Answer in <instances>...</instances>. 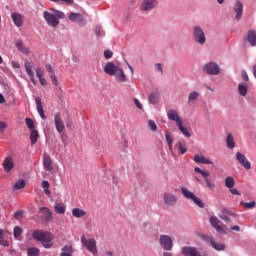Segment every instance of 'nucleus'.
I'll return each instance as SVG.
<instances>
[{"label":"nucleus","mask_w":256,"mask_h":256,"mask_svg":"<svg viewBox=\"0 0 256 256\" xmlns=\"http://www.w3.org/2000/svg\"><path fill=\"white\" fill-rule=\"evenodd\" d=\"M43 167L45 171H49V173L53 171V159H51V156L47 153L43 155Z\"/></svg>","instance_id":"18"},{"label":"nucleus","mask_w":256,"mask_h":256,"mask_svg":"<svg viewBox=\"0 0 256 256\" xmlns=\"http://www.w3.org/2000/svg\"><path fill=\"white\" fill-rule=\"evenodd\" d=\"M230 229L231 231H237V232L241 231V228L239 226H232Z\"/></svg>","instance_id":"61"},{"label":"nucleus","mask_w":256,"mask_h":256,"mask_svg":"<svg viewBox=\"0 0 256 256\" xmlns=\"http://www.w3.org/2000/svg\"><path fill=\"white\" fill-rule=\"evenodd\" d=\"M38 139H39V131H37L36 129L30 130V141L32 145H35Z\"/></svg>","instance_id":"37"},{"label":"nucleus","mask_w":256,"mask_h":256,"mask_svg":"<svg viewBox=\"0 0 256 256\" xmlns=\"http://www.w3.org/2000/svg\"><path fill=\"white\" fill-rule=\"evenodd\" d=\"M35 103L41 119H45V111L43 110V104L41 103V98L36 97Z\"/></svg>","instance_id":"28"},{"label":"nucleus","mask_w":256,"mask_h":256,"mask_svg":"<svg viewBox=\"0 0 256 256\" xmlns=\"http://www.w3.org/2000/svg\"><path fill=\"white\" fill-rule=\"evenodd\" d=\"M163 199L165 205H168L169 207H173V205L178 201L177 195L173 193H165Z\"/></svg>","instance_id":"17"},{"label":"nucleus","mask_w":256,"mask_h":256,"mask_svg":"<svg viewBox=\"0 0 256 256\" xmlns=\"http://www.w3.org/2000/svg\"><path fill=\"white\" fill-rule=\"evenodd\" d=\"M38 79H39L41 85H43V87H45V85H47V80L45 79V77L42 76Z\"/></svg>","instance_id":"60"},{"label":"nucleus","mask_w":256,"mask_h":256,"mask_svg":"<svg viewBox=\"0 0 256 256\" xmlns=\"http://www.w3.org/2000/svg\"><path fill=\"white\" fill-rule=\"evenodd\" d=\"M230 193H232V195H241V193H239V190L236 188H230Z\"/></svg>","instance_id":"59"},{"label":"nucleus","mask_w":256,"mask_h":256,"mask_svg":"<svg viewBox=\"0 0 256 256\" xmlns=\"http://www.w3.org/2000/svg\"><path fill=\"white\" fill-rule=\"evenodd\" d=\"M101 31H102L101 26H96L95 34L97 37H101Z\"/></svg>","instance_id":"57"},{"label":"nucleus","mask_w":256,"mask_h":256,"mask_svg":"<svg viewBox=\"0 0 256 256\" xmlns=\"http://www.w3.org/2000/svg\"><path fill=\"white\" fill-rule=\"evenodd\" d=\"M253 75L256 78V64L253 66Z\"/></svg>","instance_id":"64"},{"label":"nucleus","mask_w":256,"mask_h":256,"mask_svg":"<svg viewBox=\"0 0 256 256\" xmlns=\"http://www.w3.org/2000/svg\"><path fill=\"white\" fill-rule=\"evenodd\" d=\"M155 71L157 73H161L163 75V65L161 63H156L155 64Z\"/></svg>","instance_id":"51"},{"label":"nucleus","mask_w":256,"mask_h":256,"mask_svg":"<svg viewBox=\"0 0 256 256\" xmlns=\"http://www.w3.org/2000/svg\"><path fill=\"white\" fill-rule=\"evenodd\" d=\"M198 99H199V92L197 91L191 92L188 96L189 105H193V103H195V101H198Z\"/></svg>","instance_id":"36"},{"label":"nucleus","mask_w":256,"mask_h":256,"mask_svg":"<svg viewBox=\"0 0 256 256\" xmlns=\"http://www.w3.org/2000/svg\"><path fill=\"white\" fill-rule=\"evenodd\" d=\"M229 215H230V213L227 210H223V214H220L219 217L222 219V221L229 223V222H231Z\"/></svg>","instance_id":"46"},{"label":"nucleus","mask_w":256,"mask_h":256,"mask_svg":"<svg viewBox=\"0 0 256 256\" xmlns=\"http://www.w3.org/2000/svg\"><path fill=\"white\" fill-rule=\"evenodd\" d=\"M234 13H235V20L241 21V17H243V2L237 0L234 5Z\"/></svg>","instance_id":"15"},{"label":"nucleus","mask_w":256,"mask_h":256,"mask_svg":"<svg viewBox=\"0 0 256 256\" xmlns=\"http://www.w3.org/2000/svg\"><path fill=\"white\" fill-rule=\"evenodd\" d=\"M25 189V180H19L13 185V191H19Z\"/></svg>","instance_id":"42"},{"label":"nucleus","mask_w":256,"mask_h":256,"mask_svg":"<svg viewBox=\"0 0 256 256\" xmlns=\"http://www.w3.org/2000/svg\"><path fill=\"white\" fill-rule=\"evenodd\" d=\"M42 188L44 189V193L46 195H51V190H49V187H51V185L49 184V181L44 180L42 181Z\"/></svg>","instance_id":"44"},{"label":"nucleus","mask_w":256,"mask_h":256,"mask_svg":"<svg viewBox=\"0 0 256 256\" xmlns=\"http://www.w3.org/2000/svg\"><path fill=\"white\" fill-rule=\"evenodd\" d=\"M45 75V70H43L42 68L38 67L36 69V76L39 78L43 77Z\"/></svg>","instance_id":"49"},{"label":"nucleus","mask_w":256,"mask_h":256,"mask_svg":"<svg viewBox=\"0 0 256 256\" xmlns=\"http://www.w3.org/2000/svg\"><path fill=\"white\" fill-rule=\"evenodd\" d=\"M148 101L151 105H157L159 103V92H152L149 95Z\"/></svg>","instance_id":"33"},{"label":"nucleus","mask_w":256,"mask_h":256,"mask_svg":"<svg viewBox=\"0 0 256 256\" xmlns=\"http://www.w3.org/2000/svg\"><path fill=\"white\" fill-rule=\"evenodd\" d=\"M15 167V163L13 162V157L8 156L4 159L3 169L5 173H10V171Z\"/></svg>","instance_id":"22"},{"label":"nucleus","mask_w":256,"mask_h":256,"mask_svg":"<svg viewBox=\"0 0 256 256\" xmlns=\"http://www.w3.org/2000/svg\"><path fill=\"white\" fill-rule=\"evenodd\" d=\"M27 255L28 256H40L41 250H39V248L29 247V248H27Z\"/></svg>","instance_id":"38"},{"label":"nucleus","mask_w":256,"mask_h":256,"mask_svg":"<svg viewBox=\"0 0 256 256\" xmlns=\"http://www.w3.org/2000/svg\"><path fill=\"white\" fill-rule=\"evenodd\" d=\"M25 123L30 131L35 130V122L31 118H26Z\"/></svg>","instance_id":"45"},{"label":"nucleus","mask_w":256,"mask_h":256,"mask_svg":"<svg viewBox=\"0 0 256 256\" xmlns=\"http://www.w3.org/2000/svg\"><path fill=\"white\" fill-rule=\"evenodd\" d=\"M246 41L251 47H256V30H249L246 36Z\"/></svg>","instance_id":"25"},{"label":"nucleus","mask_w":256,"mask_h":256,"mask_svg":"<svg viewBox=\"0 0 256 256\" xmlns=\"http://www.w3.org/2000/svg\"><path fill=\"white\" fill-rule=\"evenodd\" d=\"M210 225L218 231V233H223L224 235L227 233L225 230H223V227L221 226V222L217 219V217L212 216L210 217Z\"/></svg>","instance_id":"21"},{"label":"nucleus","mask_w":256,"mask_h":256,"mask_svg":"<svg viewBox=\"0 0 256 256\" xmlns=\"http://www.w3.org/2000/svg\"><path fill=\"white\" fill-rule=\"evenodd\" d=\"M69 19L73 22V23H83L85 20L83 19V15L80 13H70L69 15Z\"/></svg>","instance_id":"27"},{"label":"nucleus","mask_w":256,"mask_h":256,"mask_svg":"<svg viewBox=\"0 0 256 256\" xmlns=\"http://www.w3.org/2000/svg\"><path fill=\"white\" fill-rule=\"evenodd\" d=\"M203 241L205 243H210L211 247L215 249V251H225V244L223 243H217L215 240H213V236H202Z\"/></svg>","instance_id":"9"},{"label":"nucleus","mask_w":256,"mask_h":256,"mask_svg":"<svg viewBox=\"0 0 256 256\" xmlns=\"http://www.w3.org/2000/svg\"><path fill=\"white\" fill-rule=\"evenodd\" d=\"M181 252L185 256H201V253L199 252V250L191 246L182 247Z\"/></svg>","instance_id":"16"},{"label":"nucleus","mask_w":256,"mask_h":256,"mask_svg":"<svg viewBox=\"0 0 256 256\" xmlns=\"http://www.w3.org/2000/svg\"><path fill=\"white\" fill-rule=\"evenodd\" d=\"M194 162L202 165H213V161L203 155L196 154L194 156Z\"/></svg>","instance_id":"24"},{"label":"nucleus","mask_w":256,"mask_h":256,"mask_svg":"<svg viewBox=\"0 0 256 256\" xmlns=\"http://www.w3.org/2000/svg\"><path fill=\"white\" fill-rule=\"evenodd\" d=\"M192 38L198 45H205L207 43V36L205 35V30L199 25L192 27Z\"/></svg>","instance_id":"4"},{"label":"nucleus","mask_w":256,"mask_h":256,"mask_svg":"<svg viewBox=\"0 0 256 256\" xmlns=\"http://www.w3.org/2000/svg\"><path fill=\"white\" fill-rule=\"evenodd\" d=\"M181 193L185 197V199H189L190 201H193L197 207H200V209H203L205 207V204L203 203V200L201 198L196 197L195 193L189 191L187 188L182 187Z\"/></svg>","instance_id":"6"},{"label":"nucleus","mask_w":256,"mask_h":256,"mask_svg":"<svg viewBox=\"0 0 256 256\" xmlns=\"http://www.w3.org/2000/svg\"><path fill=\"white\" fill-rule=\"evenodd\" d=\"M45 69L49 73V77L52 83L57 87V85H59V81L57 80V76L55 75V72L53 71V67L51 66V64H46Z\"/></svg>","instance_id":"23"},{"label":"nucleus","mask_w":256,"mask_h":256,"mask_svg":"<svg viewBox=\"0 0 256 256\" xmlns=\"http://www.w3.org/2000/svg\"><path fill=\"white\" fill-rule=\"evenodd\" d=\"M177 145L181 155H185V153H187V145L185 144V142L179 140Z\"/></svg>","instance_id":"43"},{"label":"nucleus","mask_w":256,"mask_h":256,"mask_svg":"<svg viewBox=\"0 0 256 256\" xmlns=\"http://www.w3.org/2000/svg\"><path fill=\"white\" fill-rule=\"evenodd\" d=\"M61 251L60 256H73L74 253L72 245H65Z\"/></svg>","instance_id":"30"},{"label":"nucleus","mask_w":256,"mask_h":256,"mask_svg":"<svg viewBox=\"0 0 256 256\" xmlns=\"http://www.w3.org/2000/svg\"><path fill=\"white\" fill-rule=\"evenodd\" d=\"M165 139L168 143L169 151H173V137L171 136V132L165 133Z\"/></svg>","instance_id":"41"},{"label":"nucleus","mask_w":256,"mask_h":256,"mask_svg":"<svg viewBox=\"0 0 256 256\" xmlns=\"http://www.w3.org/2000/svg\"><path fill=\"white\" fill-rule=\"evenodd\" d=\"M11 19L16 27H23V21L25 18L23 17V15H21V13L13 12L11 14Z\"/></svg>","instance_id":"19"},{"label":"nucleus","mask_w":256,"mask_h":256,"mask_svg":"<svg viewBox=\"0 0 256 256\" xmlns=\"http://www.w3.org/2000/svg\"><path fill=\"white\" fill-rule=\"evenodd\" d=\"M54 125L58 133H63V131H65V122H63V118H61V113H56L54 115Z\"/></svg>","instance_id":"13"},{"label":"nucleus","mask_w":256,"mask_h":256,"mask_svg":"<svg viewBox=\"0 0 256 256\" xmlns=\"http://www.w3.org/2000/svg\"><path fill=\"white\" fill-rule=\"evenodd\" d=\"M43 17L46 21V23L50 27H59V19H64L65 18V13L61 10H57L55 8H50L49 11H44L43 12Z\"/></svg>","instance_id":"2"},{"label":"nucleus","mask_w":256,"mask_h":256,"mask_svg":"<svg viewBox=\"0 0 256 256\" xmlns=\"http://www.w3.org/2000/svg\"><path fill=\"white\" fill-rule=\"evenodd\" d=\"M203 71L206 75H219V73H221L219 65L215 62H210L204 65Z\"/></svg>","instance_id":"8"},{"label":"nucleus","mask_w":256,"mask_h":256,"mask_svg":"<svg viewBox=\"0 0 256 256\" xmlns=\"http://www.w3.org/2000/svg\"><path fill=\"white\" fill-rule=\"evenodd\" d=\"M24 67H25V71H26L27 75L30 77V80L33 83V85H37V80H35V72H33V68L35 67L33 62L26 61L24 64Z\"/></svg>","instance_id":"12"},{"label":"nucleus","mask_w":256,"mask_h":256,"mask_svg":"<svg viewBox=\"0 0 256 256\" xmlns=\"http://www.w3.org/2000/svg\"><path fill=\"white\" fill-rule=\"evenodd\" d=\"M81 243L83 247L89 251V253H92L93 256H97L99 253V250L97 249V240L95 238H89L85 235L81 237Z\"/></svg>","instance_id":"5"},{"label":"nucleus","mask_w":256,"mask_h":256,"mask_svg":"<svg viewBox=\"0 0 256 256\" xmlns=\"http://www.w3.org/2000/svg\"><path fill=\"white\" fill-rule=\"evenodd\" d=\"M32 236L33 239L42 243L44 249H51V247H53V240L55 239L53 233L43 230H34Z\"/></svg>","instance_id":"3"},{"label":"nucleus","mask_w":256,"mask_h":256,"mask_svg":"<svg viewBox=\"0 0 256 256\" xmlns=\"http://www.w3.org/2000/svg\"><path fill=\"white\" fill-rule=\"evenodd\" d=\"M72 215L76 219H81V218L85 217V215H87V212L81 208H74V209H72Z\"/></svg>","instance_id":"29"},{"label":"nucleus","mask_w":256,"mask_h":256,"mask_svg":"<svg viewBox=\"0 0 256 256\" xmlns=\"http://www.w3.org/2000/svg\"><path fill=\"white\" fill-rule=\"evenodd\" d=\"M205 87H206V89H208V91H211L212 93H213V88H211V86H209V85H205Z\"/></svg>","instance_id":"63"},{"label":"nucleus","mask_w":256,"mask_h":256,"mask_svg":"<svg viewBox=\"0 0 256 256\" xmlns=\"http://www.w3.org/2000/svg\"><path fill=\"white\" fill-rule=\"evenodd\" d=\"M249 91V87L245 83H240L238 85V92L241 97H247V92Z\"/></svg>","instance_id":"31"},{"label":"nucleus","mask_w":256,"mask_h":256,"mask_svg":"<svg viewBox=\"0 0 256 256\" xmlns=\"http://www.w3.org/2000/svg\"><path fill=\"white\" fill-rule=\"evenodd\" d=\"M22 233H23V229H21V227H19V226L14 227V237H15V239H19V237Z\"/></svg>","instance_id":"48"},{"label":"nucleus","mask_w":256,"mask_h":256,"mask_svg":"<svg viewBox=\"0 0 256 256\" xmlns=\"http://www.w3.org/2000/svg\"><path fill=\"white\" fill-rule=\"evenodd\" d=\"M11 67H12L13 69H20L21 65H20L19 62H17V61H12V62H11Z\"/></svg>","instance_id":"55"},{"label":"nucleus","mask_w":256,"mask_h":256,"mask_svg":"<svg viewBox=\"0 0 256 256\" xmlns=\"http://www.w3.org/2000/svg\"><path fill=\"white\" fill-rule=\"evenodd\" d=\"M178 129L184 135V137H191V132L189 131V128L183 126V122L181 124H178Z\"/></svg>","instance_id":"39"},{"label":"nucleus","mask_w":256,"mask_h":256,"mask_svg":"<svg viewBox=\"0 0 256 256\" xmlns=\"http://www.w3.org/2000/svg\"><path fill=\"white\" fill-rule=\"evenodd\" d=\"M104 73L110 77H115L118 83H125L127 81V75L125 71L118 65H115L113 62H107L104 66Z\"/></svg>","instance_id":"1"},{"label":"nucleus","mask_w":256,"mask_h":256,"mask_svg":"<svg viewBox=\"0 0 256 256\" xmlns=\"http://www.w3.org/2000/svg\"><path fill=\"white\" fill-rule=\"evenodd\" d=\"M134 104L138 109H143V104L139 101V99L135 98L134 99Z\"/></svg>","instance_id":"54"},{"label":"nucleus","mask_w":256,"mask_h":256,"mask_svg":"<svg viewBox=\"0 0 256 256\" xmlns=\"http://www.w3.org/2000/svg\"><path fill=\"white\" fill-rule=\"evenodd\" d=\"M0 103L1 104L5 103V97L1 93H0Z\"/></svg>","instance_id":"62"},{"label":"nucleus","mask_w":256,"mask_h":256,"mask_svg":"<svg viewBox=\"0 0 256 256\" xmlns=\"http://www.w3.org/2000/svg\"><path fill=\"white\" fill-rule=\"evenodd\" d=\"M157 5H159L157 0H143L140 5V9L148 13V11H153V9H156Z\"/></svg>","instance_id":"11"},{"label":"nucleus","mask_w":256,"mask_h":256,"mask_svg":"<svg viewBox=\"0 0 256 256\" xmlns=\"http://www.w3.org/2000/svg\"><path fill=\"white\" fill-rule=\"evenodd\" d=\"M225 187H227V189H233V187H235V179L231 176L226 177Z\"/></svg>","instance_id":"40"},{"label":"nucleus","mask_w":256,"mask_h":256,"mask_svg":"<svg viewBox=\"0 0 256 256\" xmlns=\"http://www.w3.org/2000/svg\"><path fill=\"white\" fill-rule=\"evenodd\" d=\"M167 117L170 121H174L176 125H180L183 123V120H181V116H179V113L176 110L168 111Z\"/></svg>","instance_id":"20"},{"label":"nucleus","mask_w":256,"mask_h":256,"mask_svg":"<svg viewBox=\"0 0 256 256\" xmlns=\"http://www.w3.org/2000/svg\"><path fill=\"white\" fill-rule=\"evenodd\" d=\"M66 210H67V207L64 204L59 203L54 206V211L58 215H65Z\"/></svg>","instance_id":"34"},{"label":"nucleus","mask_w":256,"mask_h":256,"mask_svg":"<svg viewBox=\"0 0 256 256\" xmlns=\"http://www.w3.org/2000/svg\"><path fill=\"white\" fill-rule=\"evenodd\" d=\"M241 75L243 81H249V75L247 74V71H242Z\"/></svg>","instance_id":"56"},{"label":"nucleus","mask_w":256,"mask_h":256,"mask_svg":"<svg viewBox=\"0 0 256 256\" xmlns=\"http://www.w3.org/2000/svg\"><path fill=\"white\" fill-rule=\"evenodd\" d=\"M14 217L16 219H20L21 217H23V211H18L14 213Z\"/></svg>","instance_id":"58"},{"label":"nucleus","mask_w":256,"mask_h":256,"mask_svg":"<svg viewBox=\"0 0 256 256\" xmlns=\"http://www.w3.org/2000/svg\"><path fill=\"white\" fill-rule=\"evenodd\" d=\"M40 213H43L45 221H48V222L53 221V213L49 208L41 207Z\"/></svg>","instance_id":"26"},{"label":"nucleus","mask_w":256,"mask_h":256,"mask_svg":"<svg viewBox=\"0 0 256 256\" xmlns=\"http://www.w3.org/2000/svg\"><path fill=\"white\" fill-rule=\"evenodd\" d=\"M195 173H199V175H202V177L204 178V181L206 183V187L207 189H209L210 191H213V189H215V183H213L211 181V178H209V172L202 170L199 167H196L194 169Z\"/></svg>","instance_id":"7"},{"label":"nucleus","mask_w":256,"mask_h":256,"mask_svg":"<svg viewBox=\"0 0 256 256\" xmlns=\"http://www.w3.org/2000/svg\"><path fill=\"white\" fill-rule=\"evenodd\" d=\"M159 243L165 251H171L173 249V239H171V236L161 235Z\"/></svg>","instance_id":"10"},{"label":"nucleus","mask_w":256,"mask_h":256,"mask_svg":"<svg viewBox=\"0 0 256 256\" xmlns=\"http://www.w3.org/2000/svg\"><path fill=\"white\" fill-rule=\"evenodd\" d=\"M241 205H243L246 209H255L256 203L255 201L251 202H241Z\"/></svg>","instance_id":"47"},{"label":"nucleus","mask_w":256,"mask_h":256,"mask_svg":"<svg viewBox=\"0 0 256 256\" xmlns=\"http://www.w3.org/2000/svg\"><path fill=\"white\" fill-rule=\"evenodd\" d=\"M226 143L228 149H235V138L233 137V134L229 133L227 135Z\"/></svg>","instance_id":"35"},{"label":"nucleus","mask_w":256,"mask_h":256,"mask_svg":"<svg viewBox=\"0 0 256 256\" xmlns=\"http://www.w3.org/2000/svg\"><path fill=\"white\" fill-rule=\"evenodd\" d=\"M148 126L150 127L151 131H157V124H155V121L149 120Z\"/></svg>","instance_id":"50"},{"label":"nucleus","mask_w":256,"mask_h":256,"mask_svg":"<svg viewBox=\"0 0 256 256\" xmlns=\"http://www.w3.org/2000/svg\"><path fill=\"white\" fill-rule=\"evenodd\" d=\"M15 46L17 47L18 51H21V53H25L26 55L29 54V48L23 44L22 40H17Z\"/></svg>","instance_id":"32"},{"label":"nucleus","mask_w":256,"mask_h":256,"mask_svg":"<svg viewBox=\"0 0 256 256\" xmlns=\"http://www.w3.org/2000/svg\"><path fill=\"white\" fill-rule=\"evenodd\" d=\"M104 57H105V59H111V57H113V51L105 50L104 51Z\"/></svg>","instance_id":"52"},{"label":"nucleus","mask_w":256,"mask_h":256,"mask_svg":"<svg viewBox=\"0 0 256 256\" xmlns=\"http://www.w3.org/2000/svg\"><path fill=\"white\" fill-rule=\"evenodd\" d=\"M236 159H237L238 163H240V165H242V167H245L247 169V171H249V169H251V162H249V160H247V158L245 157V155L243 153L237 152Z\"/></svg>","instance_id":"14"},{"label":"nucleus","mask_w":256,"mask_h":256,"mask_svg":"<svg viewBox=\"0 0 256 256\" xmlns=\"http://www.w3.org/2000/svg\"><path fill=\"white\" fill-rule=\"evenodd\" d=\"M5 129H7V123L0 122V133H5Z\"/></svg>","instance_id":"53"}]
</instances>
